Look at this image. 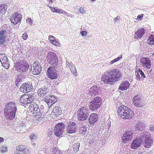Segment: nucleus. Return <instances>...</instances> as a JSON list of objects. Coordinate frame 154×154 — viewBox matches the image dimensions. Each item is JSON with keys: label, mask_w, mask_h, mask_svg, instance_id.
<instances>
[{"label": "nucleus", "mask_w": 154, "mask_h": 154, "mask_svg": "<svg viewBox=\"0 0 154 154\" xmlns=\"http://www.w3.org/2000/svg\"><path fill=\"white\" fill-rule=\"evenodd\" d=\"M120 18V17L119 16H117L116 18L114 19V20L116 22L117 20H119Z\"/></svg>", "instance_id": "5fc2aeb1"}, {"label": "nucleus", "mask_w": 154, "mask_h": 154, "mask_svg": "<svg viewBox=\"0 0 154 154\" xmlns=\"http://www.w3.org/2000/svg\"><path fill=\"white\" fill-rule=\"evenodd\" d=\"M102 103L101 99L98 97H96L90 102L89 106V109L91 110L94 111L100 108Z\"/></svg>", "instance_id": "39448f33"}, {"label": "nucleus", "mask_w": 154, "mask_h": 154, "mask_svg": "<svg viewBox=\"0 0 154 154\" xmlns=\"http://www.w3.org/2000/svg\"><path fill=\"white\" fill-rule=\"evenodd\" d=\"M152 56H154V53H153L152 54Z\"/></svg>", "instance_id": "bf43d9fd"}, {"label": "nucleus", "mask_w": 154, "mask_h": 154, "mask_svg": "<svg viewBox=\"0 0 154 154\" xmlns=\"http://www.w3.org/2000/svg\"><path fill=\"white\" fill-rule=\"evenodd\" d=\"M86 129L85 128H83V129H81L80 130L79 132V134L80 135H82V136L85 135L86 133Z\"/></svg>", "instance_id": "ea45409f"}, {"label": "nucleus", "mask_w": 154, "mask_h": 154, "mask_svg": "<svg viewBox=\"0 0 154 154\" xmlns=\"http://www.w3.org/2000/svg\"><path fill=\"white\" fill-rule=\"evenodd\" d=\"M97 115L95 113H92L89 117L88 122L90 125L93 124L97 121Z\"/></svg>", "instance_id": "a878e982"}, {"label": "nucleus", "mask_w": 154, "mask_h": 154, "mask_svg": "<svg viewBox=\"0 0 154 154\" xmlns=\"http://www.w3.org/2000/svg\"><path fill=\"white\" fill-rule=\"evenodd\" d=\"M21 19V15L17 13H15L13 14L11 21L12 23L14 25H16L20 21Z\"/></svg>", "instance_id": "412c9836"}, {"label": "nucleus", "mask_w": 154, "mask_h": 154, "mask_svg": "<svg viewBox=\"0 0 154 154\" xmlns=\"http://www.w3.org/2000/svg\"><path fill=\"white\" fill-rule=\"evenodd\" d=\"M47 60L48 63L54 66H57L58 61L56 54L52 52L49 53L47 57Z\"/></svg>", "instance_id": "423d86ee"}, {"label": "nucleus", "mask_w": 154, "mask_h": 154, "mask_svg": "<svg viewBox=\"0 0 154 154\" xmlns=\"http://www.w3.org/2000/svg\"><path fill=\"white\" fill-rule=\"evenodd\" d=\"M38 95L40 97H43L48 92L47 89L45 88L39 89L38 91Z\"/></svg>", "instance_id": "c85d7f7f"}, {"label": "nucleus", "mask_w": 154, "mask_h": 154, "mask_svg": "<svg viewBox=\"0 0 154 154\" xmlns=\"http://www.w3.org/2000/svg\"><path fill=\"white\" fill-rule=\"evenodd\" d=\"M55 39L56 38H54L52 35H50L48 36V39L50 41L51 43L55 40Z\"/></svg>", "instance_id": "79ce46f5"}, {"label": "nucleus", "mask_w": 154, "mask_h": 154, "mask_svg": "<svg viewBox=\"0 0 154 154\" xmlns=\"http://www.w3.org/2000/svg\"><path fill=\"white\" fill-rule=\"evenodd\" d=\"M138 71L142 77H143V78H146L145 75L142 70L140 69H138Z\"/></svg>", "instance_id": "a19ab883"}, {"label": "nucleus", "mask_w": 154, "mask_h": 154, "mask_svg": "<svg viewBox=\"0 0 154 154\" xmlns=\"http://www.w3.org/2000/svg\"><path fill=\"white\" fill-rule=\"evenodd\" d=\"M149 130L150 131H154V126H151L149 128Z\"/></svg>", "instance_id": "603ef678"}, {"label": "nucleus", "mask_w": 154, "mask_h": 154, "mask_svg": "<svg viewBox=\"0 0 154 154\" xmlns=\"http://www.w3.org/2000/svg\"><path fill=\"white\" fill-rule=\"evenodd\" d=\"M64 127V124L62 123L56 125L54 131V135L57 137L60 136L63 132Z\"/></svg>", "instance_id": "1a4fd4ad"}, {"label": "nucleus", "mask_w": 154, "mask_h": 154, "mask_svg": "<svg viewBox=\"0 0 154 154\" xmlns=\"http://www.w3.org/2000/svg\"><path fill=\"white\" fill-rule=\"evenodd\" d=\"M51 43L53 44L54 45L56 46H60V42L59 41H56V39L54 41Z\"/></svg>", "instance_id": "4c0bfd02"}, {"label": "nucleus", "mask_w": 154, "mask_h": 154, "mask_svg": "<svg viewBox=\"0 0 154 154\" xmlns=\"http://www.w3.org/2000/svg\"><path fill=\"white\" fill-rule=\"evenodd\" d=\"M4 109L15 112H16L17 110L16 104L13 102H10L8 104H6Z\"/></svg>", "instance_id": "4be33fe9"}, {"label": "nucleus", "mask_w": 154, "mask_h": 154, "mask_svg": "<svg viewBox=\"0 0 154 154\" xmlns=\"http://www.w3.org/2000/svg\"><path fill=\"white\" fill-rule=\"evenodd\" d=\"M66 131L69 134L75 132L76 131V126L75 123L74 122H70L66 128Z\"/></svg>", "instance_id": "6ab92c4d"}, {"label": "nucleus", "mask_w": 154, "mask_h": 154, "mask_svg": "<svg viewBox=\"0 0 154 154\" xmlns=\"http://www.w3.org/2000/svg\"><path fill=\"white\" fill-rule=\"evenodd\" d=\"M31 112L35 116L40 115L41 113L39 106L36 104L33 105L31 107Z\"/></svg>", "instance_id": "b1692460"}, {"label": "nucleus", "mask_w": 154, "mask_h": 154, "mask_svg": "<svg viewBox=\"0 0 154 154\" xmlns=\"http://www.w3.org/2000/svg\"><path fill=\"white\" fill-rule=\"evenodd\" d=\"M145 29L143 28L139 29L135 33L134 39L137 40L140 38L145 33Z\"/></svg>", "instance_id": "5701e85b"}, {"label": "nucleus", "mask_w": 154, "mask_h": 154, "mask_svg": "<svg viewBox=\"0 0 154 154\" xmlns=\"http://www.w3.org/2000/svg\"><path fill=\"white\" fill-rule=\"evenodd\" d=\"M27 22L29 24L31 25L32 23V20L31 18H29L26 20Z\"/></svg>", "instance_id": "09e8293b"}, {"label": "nucleus", "mask_w": 154, "mask_h": 154, "mask_svg": "<svg viewBox=\"0 0 154 154\" xmlns=\"http://www.w3.org/2000/svg\"><path fill=\"white\" fill-rule=\"evenodd\" d=\"M117 112L118 116L124 119H130L134 115L133 110L124 105H122L119 107Z\"/></svg>", "instance_id": "f03ea898"}, {"label": "nucleus", "mask_w": 154, "mask_h": 154, "mask_svg": "<svg viewBox=\"0 0 154 154\" xmlns=\"http://www.w3.org/2000/svg\"><path fill=\"white\" fill-rule=\"evenodd\" d=\"M143 16V14H141L140 15H139L137 16V18H139V19H140L142 18Z\"/></svg>", "instance_id": "3c124183"}, {"label": "nucleus", "mask_w": 154, "mask_h": 154, "mask_svg": "<svg viewBox=\"0 0 154 154\" xmlns=\"http://www.w3.org/2000/svg\"><path fill=\"white\" fill-rule=\"evenodd\" d=\"M25 147L23 145H20L17 146L16 147L17 149L19 151H23L25 149Z\"/></svg>", "instance_id": "f704fd0d"}, {"label": "nucleus", "mask_w": 154, "mask_h": 154, "mask_svg": "<svg viewBox=\"0 0 154 154\" xmlns=\"http://www.w3.org/2000/svg\"><path fill=\"white\" fill-rule=\"evenodd\" d=\"M51 11L53 12L56 13L58 14H63V10L61 9L58 8H54L51 6L49 7Z\"/></svg>", "instance_id": "c756f323"}, {"label": "nucleus", "mask_w": 154, "mask_h": 154, "mask_svg": "<svg viewBox=\"0 0 154 154\" xmlns=\"http://www.w3.org/2000/svg\"><path fill=\"white\" fill-rule=\"evenodd\" d=\"M4 141V139L2 137H0V143H1L3 142Z\"/></svg>", "instance_id": "864d4df0"}, {"label": "nucleus", "mask_w": 154, "mask_h": 154, "mask_svg": "<svg viewBox=\"0 0 154 154\" xmlns=\"http://www.w3.org/2000/svg\"><path fill=\"white\" fill-rule=\"evenodd\" d=\"M0 61L2 66L5 69H8L9 67V64L8 61L7 57L4 54H0Z\"/></svg>", "instance_id": "dca6fc26"}, {"label": "nucleus", "mask_w": 154, "mask_h": 154, "mask_svg": "<svg viewBox=\"0 0 154 154\" xmlns=\"http://www.w3.org/2000/svg\"><path fill=\"white\" fill-rule=\"evenodd\" d=\"M133 134L132 130H128L126 131L123 134L122 142L126 143L130 141L133 137Z\"/></svg>", "instance_id": "9b49d317"}, {"label": "nucleus", "mask_w": 154, "mask_h": 154, "mask_svg": "<svg viewBox=\"0 0 154 154\" xmlns=\"http://www.w3.org/2000/svg\"><path fill=\"white\" fill-rule=\"evenodd\" d=\"M42 70V67L38 62H35L32 64L31 69L32 73L35 75L40 74Z\"/></svg>", "instance_id": "9d476101"}, {"label": "nucleus", "mask_w": 154, "mask_h": 154, "mask_svg": "<svg viewBox=\"0 0 154 154\" xmlns=\"http://www.w3.org/2000/svg\"><path fill=\"white\" fill-rule=\"evenodd\" d=\"M51 152L52 154H62L60 151L57 149L56 148L53 149Z\"/></svg>", "instance_id": "c9c22d12"}, {"label": "nucleus", "mask_w": 154, "mask_h": 154, "mask_svg": "<svg viewBox=\"0 0 154 154\" xmlns=\"http://www.w3.org/2000/svg\"><path fill=\"white\" fill-rule=\"evenodd\" d=\"M35 138V136L33 134H31L30 136V138L31 139H34Z\"/></svg>", "instance_id": "8fccbe9b"}, {"label": "nucleus", "mask_w": 154, "mask_h": 154, "mask_svg": "<svg viewBox=\"0 0 154 154\" xmlns=\"http://www.w3.org/2000/svg\"><path fill=\"white\" fill-rule=\"evenodd\" d=\"M6 34V30L2 29L0 31V45H2L5 43Z\"/></svg>", "instance_id": "393cba45"}, {"label": "nucleus", "mask_w": 154, "mask_h": 154, "mask_svg": "<svg viewBox=\"0 0 154 154\" xmlns=\"http://www.w3.org/2000/svg\"><path fill=\"white\" fill-rule=\"evenodd\" d=\"M95 1H96V0H91V1H92V2H94Z\"/></svg>", "instance_id": "13d9d810"}, {"label": "nucleus", "mask_w": 154, "mask_h": 154, "mask_svg": "<svg viewBox=\"0 0 154 154\" xmlns=\"http://www.w3.org/2000/svg\"><path fill=\"white\" fill-rule=\"evenodd\" d=\"M79 11L81 13L83 14L85 13V10L84 8L82 7L80 8L79 9Z\"/></svg>", "instance_id": "de8ad7c7"}, {"label": "nucleus", "mask_w": 154, "mask_h": 154, "mask_svg": "<svg viewBox=\"0 0 154 154\" xmlns=\"http://www.w3.org/2000/svg\"><path fill=\"white\" fill-rule=\"evenodd\" d=\"M8 6L5 4H3L0 6V14H4L6 11Z\"/></svg>", "instance_id": "7c9ffc66"}, {"label": "nucleus", "mask_w": 154, "mask_h": 154, "mask_svg": "<svg viewBox=\"0 0 154 154\" xmlns=\"http://www.w3.org/2000/svg\"><path fill=\"white\" fill-rule=\"evenodd\" d=\"M130 86V84L127 80L122 81L118 88L119 90L123 91L127 90Z\"/></svg>", "instance_id": "aec40b11"}, {"label": "nucleus", "mask_w": 154, "mask_h": 154, "mask_svg": "<svg viewBox=\"0 0 154 154\" xmlns=\"http://www.w3.org/2000/svg\"><path fill=\"white\" fill-rule=\"evenodd\" d=\"M17 68L21 72H24L27 71L29 66V65L26 61H20L17 63Z\"/></svg>", "instance_id": "6e6552de"}, {"label": "nucleus", "mask_w": 154, "mask_h": 154, "mask_svg": "<svg viewBox=\"0 0 154 154\" xmlns=\"http://www.w3.org/2000/svg\"><path fill=\"white\" fill-rule=\"evenodd\" d=\"M133 104L136 107H141L143 106V103L141 101L139 95L135 96L133 98Z\"/></svg>", "instance_id": "4468645a"}, {"label": "nucleus", "mask_w": 154, "mask_h": 154, "mask_svg": "<svg viewBox=\"0 0 154 154\" xmlns=\"http://www.w3.org/2000/svg\"><path fill=\"white\" fill-rule=\"evenodd\" d=\"M89 109L87 106L80 108L77 114V117L79 120H85L89 116Z\"/></svg>", "instance_id": "20e7f679"}, {"label": "nucleus", "mask_w": 154, "mask_h": 154, "mask_svg": "<svg viewBox=\"0 0 154 154\" xmlns=\"http://www.w3.org/2000/svg\"><path fill=\"white\" fill-rule=\"evenodd\" d=\"M80 34L82 36H86L87 34V32L85 31H81L80 32Z\"/></svg>", "instance_id": "49530a36"}, {"label": "nucleus", "mask_w": 154, "mask_h": 154, "mask_svg": "<svg viewBox=\"0 0 154 154\" xmlns=\"http://www.w3.org/2000/svg\"><path fill=\"white\" fill-rule=\"evenodd\" d=\"M16 112L6 109H4V113L5 116L7 119L10 120H12L15 118Z\"/></svg>", "instance_id": "f3484780"}, {"label": "nucleus", "mask_w": 154, "mask_h": 154, "mask_svg": "<svg viewBox=\"0 0 154 154\" xmlns=\"http://www.w3.org/2000/svg\"><path fill=\"white\" fill-rule=\"evenodd\" d=\"M34 99L33 95L24 94L20 97V102L23 105H27L31 103Z\"/></svg>", "instance_id": "0eeeda50"}, {"label": "nucleus", "mask_w": 154, "mask_h": 154, "mask_svg": "<svg viewBox=\"0 0 154 154\" xmlns=\"http://www.w3.org/2000/svg\"><path fill=\"white\" fill-rule=\"evenodd\" d=\"M147 43L150 45H154V35H151L147 39Z\"/></svg>", "instance_id": "2f4dec72"}, {"label": "nucleus", "mask_w": 154, "mask_h": 154, "mask_svg": "<svg viewBox=\"0 0 154 154\" xmlns=\"http://www.w3.org/2000/svg\"><path fill=\"white\" fill-rule=\"evenodd\" d=\"M140 137L143 140V145L146 148H149L153 143V140L151 134L148 132H144L141 133Z\"/></svg>", "instance_id": "7ed1b4c3"}, {"label": "nucleus", "mask_w": 154, "mask_h": 154, "mask_svg": "<svg viewBox=\"0 0 154 154\" xmlns=\"http://www.w3.org/2000/svg\"><path fill=\"white\" fill-rule=\"evenodd\" d=\"M32 89V85L29 83L23 84L20 88V91L23 93L29 92Z\"/></svg>", "instance_id": "f8f14e48"}, {"label": "nucleus", "mask_w": 154, "mask_h": 154, "mask_svg": "<svg viewBox=\"0 0 154 154\" xmlns=\"http://www.w3.org/2000/svg\"><path fill=\"white\" fill-rule=\"evenodd\" d=\"M122 55H121L120 57H118L117 58L114 59L112 61H111L110 63L111 64H112L115 62L118 61L119 59L122 58Z\"/></svg>", "instance_id": "58836bf2"}, {"label": "nucleus", "mask_w": 154, "mask_h": 154, "mask_svg": "<svg viewBox=\"0 0 154 154\" xmlns=\"http://www.w3.org/2000/svg\"><path fill=\"white\" fill-rule=\"evenodd\" d=\"M142 144V138L137 137L132 142L131 144V147L133 149H136L140 147Z\"/></svg>", "instance_id": "2eb2a0df"}, {"label": "nucleus", "mask_w": 154, "mask_h": 154, "mask_svg": "<svg viewBox=\"0 0 154 154\" xmlns=\"http://www.w3.org/2000/svg\"><path fill=\"white\" fill-rule=\"evenodd\" d=\"M48 1V2L50 3H52L53 2L52 0H47Z\"/></svg>", "instance_id": "4d7b16f0"}, {"label": "nucleus", "mask_w": 154, "mask_h": 154, "mask_svg": "<svg viewBox=\"0 0 154 154\" xmlns=\"http://www.w3.org/2000/svg\"><path fill=\"white\" fill-rule=\"evenodd\" d=\"M63 13H64V14H65L66 15H68V14L66 12L64 11H63Z\"/></svg>", "instance_id": "6e6d98bb"}, {"label": "nucleus", "mask_w": 154, "mask_h": 154, "mask_svg": "<svg viewBox=\"0 0 154 154\" xmlns=\"http://www.w3.org/2000/svg\"><path fill=\"white\" fill-rule=\"evenodd\" d=\"M47 75L51 79H56L57 77V71L50 67L48 68L47 71Z\"/></svg>", "instance_id": "ddd939ff"}, {"label": "nucleus", "mask_w": 154, "mask_h": 154, "mask_svg": "<svg viewBox=\"0 0 154 154\" xmlns=\"http://www.w3.org/2000/svg\"><path fill=\"white\" fill-rule=\"evenodd\" d=\"M70 70L72 73L75 75H77V72L74 66H71L70 67Z\"/></svg>", "instance_id": "e433bc0d"}, {"label": "nucleus", "mask_w": 154, "mask_h": 154, "mask_svg": "<svg viewBox=\"0 0 154 154\" xmlns=\"http://www.w3.org/2000/svg\"><path fill=\"white\" fill-rule=\"evenodd\" d=\"M122 76L120 71L113 69L105 71L102 74L101 79L104 84L112 85L119 81Z\"/></svg>", "instance_id": "f257e3e1"}, {"label": "nucleus", "mask_w": 154, "mask_h": 154, "mask_svg": "<svg viewBox=\"0 0 154 154\" xmlns=\"http://www.w3.org/2000/svg\"><path fill=\"white\" fill-rule=\"evenodd\" d=\"M99 88H97V85L94 86L90 89V92L91 94H92V95H95L98 94L99 92Z\"/></svg>", "instance_id": "cd10ccee"}, {"label": "nucleus", "mask_w": 154, "mask_h": 154, "mask_svg": "<svg viewBox=\"0 0 154 154\" xmlns=\"http://www.w3.org/2000/svg\"><path fill=\"white\" fill-rule=\"evenodd\" d=\"M28 35L26 33H24L22 36V37L23 38L24 40H26L28 38Z\"/></svg>", "instance_id": "37998d69"}, {"label": "nucleus", "mask_w": 154, "mask_h": 154, "mask_svg": "<svg viewBox=\"0 0 154 154\" xmlns=\"http://www.w3.org/2000/svg\"><path fill=\"white\" fill-rule=\"evenodd\" d=\"M135 75L136 76V79L137 80L139 81L141 79L139 73L137 72V73H135Z\"/></svg>", "instance_id": "a18cd8bd"}, {"label": "nucleus", "mask_w": 154, "mask_h": 154, "mask_svg": "<svg viewBox=\"0 0 154 154\" xmlns=\"http://www.w3.org/2000/svg\"><path fill=\"white\" fill-rule=\"evenodd\" d=\"M8 148L7 147H3L1 150V152L2 153H4V152H6L7 151Z\"/></svg>", "instance_id": "c03bdc74"}, {"label": "nucleus", "mask_w": 154, "mask_h": 154, "mask_svg": "<svg viewBox=\"0 0 154 154\" xmlns=\"http://www.w3.org/2000/svg\"><path fill=\"white\" fill-rule=\"evenodd\" d=\"M61 109L58 107H54L53 110L52 112L55 114L56 115H60L61 113Z\"/></svg>", "instance_id": "473e14b6"}, {"label": "nucleus", "mask_w": 154, "mask_h": 154, "mask_svg": "<svg viewBox=\"0 0 154 154\" xmlns=\"http://www.w3.org/2000/svg\"><path fill=\"white\" fill-rule=\"evenodd\" d=\"M57 100V98L53 96L48 97L45 100V102L48 104L54 103Z\"/></svg>", "instance_id": "bb28decb"}, {"label": "nucleus", "mask_w": 154, "mask_h": 154, "mask_svg": "<svg viewBox=\"0 0 154 154\" xmlns=\"http://www.w3.org/2000/svg\"><path fill=\"white\" fill-rule=\"evenodd\" d=\"M80 145V143H78L74 144L73 146V149L74 151L75 152H77L79 151Z\"/></svg>", "instance_id": "72a5a7b5"}, {"label": "nucleus", "mask_w": 154, "mask_h": 154, "mask_svg": "<svg viewBox=\"0 0 154 154\" xmlns=\"http://www.w3.org/2000/svg\"><path fill=\"white\" fill-rule=\"evenodd\" d=\"M142 66L144 68L147 69H149L151 66L150 60L148 58H142L140 61Z\"/></svg>", "instance_id": "a211bd4d"}]
</instances>
